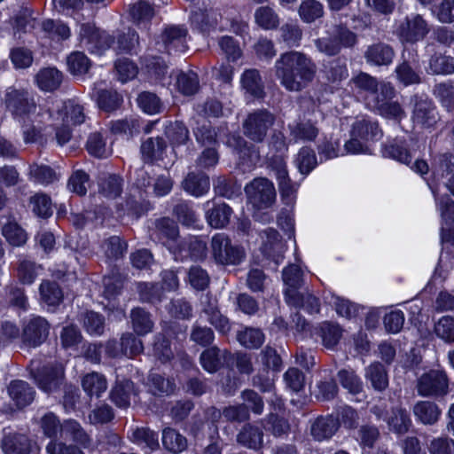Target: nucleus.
I'll return each mask as SVG.
<instances>
[{
	"label": "nucleus",
	"mask_w": 454,
	"mask_h": 454,
	"mask_svg": "<svg viewBox=\"0 0 454 454\" xmlns=\"http://www.w3.org/2000/svg\"><path fill=\"white\" fill-rule=\"evenodd\" d=\"M317 65L303 52L290 51L280 54L274 64V74L287 91L299 92L313 82Z\"/></svg>",
	"instance_id": "obj_1"
},
{
	"label": "nucleus",
	"mask_w": 454,
	"mask_h": 454,
	"mask_svg": "<svg viewBox=\"0 0 454 454\" xmlns=\"http://www.w3.org/2000/svg\"><path fill=\"white\" fill-rule=\"evenodd\" d=\"M356 43V34L342 25L334 26L328 36L315 41L317 49L327 56H335L342 48H353Z\"/></svg>",
	"instance_id": "obj_2"
},
{
	"label": "nucleus",
	"mask_w": 454,
	"mask_h": 454,
	"mask_svg": "<svg viewBox=\"0 0 454 454\" xmlns=\"http://www.w3.org/2000/svg\"><path fill=\"white\" fill-rule=\"evenodd\" d=\"M275 121V114L268 109L254 110L243 121L244 135L254 142L261 143L274 125Z\"/></svg>",
	"instance_id": "obj_3"
},
{
	"label": "nucleus",
	"mask_w": 454,
	"mask_h": 454,
	"mask_svg": "<svg viewBox=\"0 0 454 454\" xmlns=\"http://www.w3.org/2000/svg\"><path fill=\"white\" fill-rule=\"evenodd\" d=\"M211 254L218 264H239L245 257L244 250L233 245L231 239L224 233H216L211 239Z\"/></svg>",
	"instance_id": "obj_4"
},
{
	"label": "nucleus",
	"mask_w": 454,
	"mask_h": 454,
	"mask_svg": "<svg viewBox=\"0 0 454 454\" xmlns=\"http://www.w3.org/2000/svg\"><path fill=\"white\" fill-rule=\"evenodd\" d=\"M416 388L421 396H443L449 392L447 373L443 370L431 369L417 379Z\"/></svg>",
	"instance_id": "obj_5"
},
{
	"label": "nucleus",
	"mask_w": 454,
	"mask_h": 454,
	"mask_svg": "<svg viewBox=\"0 0 454 454\" xmlns=\"http://www.w3.org/2000/svg\"><path fill=\"white\" fill-rule=\"evenodd\" d=\"M114 36L106 31L97 28L92 24L86 23L81 26V43L90 53L102 54L114 44Z\"/></svg>",
	"instance_id": "obj_6"
},
{
	"label": "nucleus",
	"mask_w": 454,
	"mask_h": 454,
	"mask_svg": "<svg viewBox=\"0 0 454 454\" xmlns=\"http://www.w3.org/2000/svg\"><path fill=\"white\" fill-rule=\"evenodd\" d=\"M188 30L184 26H167L160 35V42L157 43L159 51L173 54L184 52L187 50Z\"/></svg>",
	"instance_id": "obj_7"
},
{
	"label": "nucleus",
	"mask_w": 454,
	"mask_h": 454,
	"mask_svg": "<svg viewBox=\"0 0 454 454\" xmlns=\"http://www.w3.org/2000/svg\"><path fill=\"white\" fill-rule=\"evenodd\" d=\"M248 200L254 207L266 208L270 207L276 199L273 184L266 178H255L245 187Z\"/></svg>",
	"instance_id": "obj_8"
},
{
	"label": "nucleus",
	"mask_w": 454,
	"mask_h": 454,
	"mask_svg": "<svg viewBox=\"0 0 454 454\" xmlns=\"http://www.w3.org/2000/svg\"><path fill=\"white\" fill-rule=\"evenodd\" d=\"M413 102L412 122L421 129L433 128L440 119L434 103L421 96H414Z\"/></svg>",
	"instance_id": "obj_9"
},
{
	"label": "nucleus",
	"mask_w": 454,
	"mask_h": 454,
	"mask_svg": "<svg viewBox=\"0 0 454 454\" xmlns=\"http://www.w3.org/2000/svg\"><path fill=\"white\" fill-rule=\"evenodd\" d=\"M6 108L16 117H25L36 109L34 99L23 90L9 89L4 97Z\"/></svg>",
	"instance_id": "obj_10"
},
{
	"label": "nucleus",
	"mask_w": 454,
	"mask_h": 454,
	"mask_svg": "<svg viewBox=\"0 0 454 454\" xmlns=\"http://www.w3.org/2000/svg\"><path fill=\"white\" fill-rule=\"evenodd\" d=\"M49 332L48 321L42 317L34 316L23 325L22 342L27 347H38L46 340Z\"/></svg>",
	"instance_id": "obj_11"
},
{
	"label": "nucleus",
	"mask_w": 454,
	"mask_h": 454,
	"mask_svg": "<svg viewBox=\"0 0 454 454\" xmlns=\"http://www.w3.org/2000/svg\"><path fill=\"white\" fill-rule=\"evenodd\" d=\"M427 21L419 14L406 17L400 24L397 34L403 42L414 43L422 40L428 33Z\"/></svg>",
	"instance_id": "obj_12"
},
{
	"label": "nucleus",
	"mask_w": 454,
	"mask_h": 454,
	"mask_svg": "<svg viewBox=\"0 0 454 454\" xmlns=\"http://www.w3.org/2000/svg\"><path fill=\"white\" fill-rule=\"evenodd\" d=\"M270 166L278 182L279 191L283 199L286 200L287 204H291L294 200V193L296 192V187L289 177L284 158L281 155L273 156L270 159Z\"/></svg>",
	"instance_id": "obj_13"
},
{
	"label": "nucleus",
	"mask_w": 454,
	"mask_h": 454,
	"mask_svg": "<svg viewBox=\"0 0 454 454\" xmlns=\"http://www.w3.org/2000/svg\"><path fill=\"white\" fill-rule=\"evenodd\" d=\"M302 277L303 273L298 265L290 264L284 269L282 278L286 286L285 297L288 304H299L301 302V299L299 296V289L303 284Z\"/></svg>",
	"instance_id": "obj_14"
},
{
	"label": "nucleus",
	"mask_w": 454,
	"mask_h": 454,
	"mask_svg": "<svg viewBox=\"0 0 454 454\" xmlns=\"http://www.w3.org/2000/svg\"><path fill=\"white\" fill-rule=\"evenodd\" d=\"M262 253L268 258L272 259L276 265L283 259L285 245L282 242L279 233L273 228H267L261 233Z\"/></svg>",
	"instance_id": "obj_15"
},
{
	"label": "nucleus",
	"mask_w": 454,
	"mask_h": 454,
	"mask_svg": "<svg viewBox=\"0 0 454 454\" xmlns=\"http://www.w3.org/2000/svg\"><path fill=\"white\" fill-rule=\"evenodd\" d=\"M211 2H207L205 5L197 9H191V23L196 28L202 32L209 31L215 28L221 19V14L217 9H214L210 5Z\"/></svg>",
	"instance_id": "obj_16"
},
{
	"label": "nucleus",
	"mask_w": 454,
	"mask_h": 454,
	"mask_svg": "<svg viewBox=\"0 0 454 454\" xmlns=\"http://www.w3.org/2000/svg\"><path fill=\"white\" fill-rule=\"evenodd\" d=\"M339 427L340 421L333 415L319 416L310 421L309 432L315 441L322 442L331 439Z\"/></svg>",
	"instance_id": "obj_17"
},
{
	"label": "nucleus",
	"mask_w": 454,
	"mask_h": 454,
	"mask_svg": "<svg viewBox=\"0 0 454 454\" xmlns=\"http://www.w3.org/2000/svg\"><path fill=\"white\" fill-rule=\"evenodd\" d=\"M34 378L42 390L51 393L57 390L62 384L64 369L61 366H45L38 371Z\"/></svg>",
	"instance_id": "obj_18"
},
{
	"label": "nucleus",
	"mask_w": 454,
	"mask_h": 454,
	"mask_svg": "<svg viewBox=\"0 0 454 454\" xmlns=\"http://www.w3.org/2000/svg\"><path fill=\"white\" fill-rule=\"evenodd\" d=\"M241 88L245 94L254 99L264 98L265 87L260 74L255 68L246 69L240 77Z\"/></svg>",
	"instance_id": "obj_19"
},
{
	"label": "nucleus",
	"mask_w": 454,
	"mask_h": 454,
	"mask_svg": "<svg viewBox=\"0 0 454 454\" xmlns=\"http://www.w3.org/2000/svg\"><path fill=\"white\" fill-rule=\"evenodd\" d=\"M434 178L445 179V186L454 196V155L445 153L438 156L434 168Z\"/></svg>",
	"instance_id": "obj_20"
},
{
	"label": "nucleus",
	"mask_w": 454,
	"mask_h": 454,
	"mask_svg": "<svg viewBox=\"0 0 454 454\" xmlns=\"http://www.w3.org/2000/svg\"><path fill=\"white\" fill-rule=\"evenodd\" d=\"M364 58L371 65L388 66L395 58V51L389 44L379 42L367 47Z\"/></svg>",
	"instance_id": "obj_21"
},
{
	"label": "nucleus",
	"mask_w": 454,
	"mask_h": 454,
	"mask_svg": "<svg viewBox=\"0 0 454 454\" xmlns=\"http://www.w3.org/2000/svg\"><path fill=\"white\" fill-rule=\"evenodd\" d=\"M236 440L239 445L257 450L263 445V432L259 427L248 423L242 427Z\"/></svg>",
	"instance_id": "obj_22"
},
{
	"label": "nucleus",
	"mask_w": 454,
	"mask_h": 454,
	"mask_svg": "<svg viewBox=\"0 0 454 454\" xmlns=\"http://www.w3.org/2000/svg\"><path fill=\"white\" fill-rule=\"evenodd\" d=\"M388 428L395 434H404L412 425L409 411L401 406L391 409L389 415L386 418Z\"/></svg>",
	"instance_id": "obj_23"
},
{
	"label": "nucleus",
	"mask_w": 454,
	"mask_h": 454,
	"mask_svg": "<svg viewBox=\"0 0 454 454\" xmlns=\"http://www.w3.org/2000/svg\"><path fill=\"white\" fill-rule=\"evenodd\" d=\"M202 312L206 315L207 320L213 325L216 331L222 334H228L231 330V323L230 319L222 314L216 301L208 300L204 306Z\"/></svg>",
	"instance_id": "obj_24"
},
{
	"label": "nucleus",
	"mask_w": 454,
	"mask_h": 454,
	"mask_svg": "<svg viewBox=\"0 0 454 454\" xmlns=\"http://www.w3.org/2000/svg\"><path fill=\"white\" fill-rule=\"evenodd\" d=\"M134 383L129 380H117L110 392L112 402L120 408H128L130 405V398L136 395Z\"/></svg>",
	"instance_id": "obj_25"
},
{
	"label": "nucleus",
	"mask_w": 454,
	"mask_h": 454,
	"mask_svg": "<svg viewBox=\"0 0 454 454\" xmlns=\"http://www.w3.org/2000/svg\"><path fill=\"white\" fill-rule=\"evenodd\" d=\"M351 136L359 137L363 141H373L382 137V131L377 121L362 118L354 122Z\"/></svg>",
	"instance_id": "obj_26"
},
{
	"label": "nucleus",
	"mask_w": 454,
	"mask_h": 454,
	"mask_svg": "<svg viewBox=\"0 0 454 454\" xmlns=\"http://www.w3.org/2000/svg\"><path fill=\"white\" fill-rule=\"evenodd\" d=\"M35 80L40 90L54 91L60 87L63 74L55 67H44L36 74Z\"/></svg>",
	"instance_id": "obj_27"
},
{
	"label": "nucleus",
	"mask_w": 454,
	"mask_h": 454,
	"mask_svg": "<svg viewBox=\"0 0 454 454\" xmlns=\"http://www.w3.org/2000/svg\"><path fill=\"white\" fill-rule=\"evenodd\" d=\"M10 397L20 408L25 407L32 403L35 397V391L29 384L23 380H12L8 387Z\"/></svg>",
	"instance_id": "obj_28"
},
{
	"label": "nucleus",
	"mask_w": 454,
	"mask_h": 454,
	"mask_svg": "<svg viewBox=\"0 0 454 454\" xmlns=\"http://www.w3.org/2000/svg\"><path fill=\"white\" fill-rule=\"evenodd\" d=\"M102 82L94 88V97L97 104L105 112H113L120 107L122 98L112 89L101 88Z\"/></svg>",
	"instance_id": "obj_29"
},
{
	"label": "nucleus",
	"mask_w": 454,
	"mask_h": 454,
	"mask_svg": "<svg viewBox=\"0 0 454 454\" xmlns=\"http://www.w3.org/2000/svg\"><path fill=\"white\" fill-rule=\"evenodd\" d=\"M290 137L294 142H312L319 134V129L310 120L300 121L289 125Z\"/></svg>",
	"instance_id": "obj_30"
},
{
	"label": "nucleus",
	"mask_w": 454,
	"mask_h": 454,
	"mask_svg": "<svg viewBox=\"0 0 454 454\" xmlns=\"http://www.w3.org/2000/svg\"><path fill=\"white\" fill-rule=\"evenodd\" d=\"M395 97V90L389 82H382L378 89L372 94L365 97L366 106L374 112L381 109L389 100Z\"/></svg>",
	"instance_id": "obj_31"
},
{
	"label": "nucleus",
	"mask_w": 454,
	"mask_h": 454,
	"mask_svg": "<svg viewBox=\"0 0 454 454\" xmlns=\"http://www.w3.org/2000/svg\"><path fill=\"white\" fill-rule=\"evenodd\" d=\"M415 418L424 425L435 424L441 415V410L435 403L430 401H419L413 406Z\"/></svg>",
	"instance_id": "obj_32"
},
{
	"label": "nucleus",
	"mask_w": 454,
	"mask_h": 454,
	"mask_svg": "<svg viewBox=\"0 0 454 454\" xmlns=\"http://www.w3.org/2000/svg\"><path fill=\"white\" fill-rule=\"evenodd\" d=\"M123 181L117 175H103L98 179V192L108 200H114L122 192Z\"/></svg>",
	"instance_id": "obj_33"
},
{
	"label": "nucleus",
	"mask_w": 454,
	"mask_h": 454,
	"mask_svg": "<svg viewBox=\"0 0 454 454\" xmlns=\"http://www.w3.org/2000/svg\"><path fill=\"white\" fill-rule=\"evenodd\" d=\"M364 377L376 391L382 392L388 387L387 370L379 362L372 363L365 368Z\"/></svg>",
	"instance_id": "obj_34"
},
{
	"label": "nucleus",
	"mask_w": 454,
	"mask_h": 454,
	"mask_svg": "<svg viewBox=\"0 0 454 454\" xmlns=\"http://www.w3.org/2000/svg\"><path fill=\"white\" fill-rule=\"evenodd\" d=\"M82 387L89 396L98 398L107 389V380L103 374L92 372L82 378Z\"/></svg>",
	"instance_id": "obj_35"
},
{
	"label": "nucleus",
	"mask_w": 454,
	"mask_h": 454,
	"mask_svg": "<svg viewBox=\"0 0 454 454\" xmlns=\"http://www.w3.org/2000/svg\"><path fill=\"white\" fill-rule=\"evenodd\" d=\"M2 448L5 454H29L30 442L24 434H8L3 439Z\"/></svg>",
	"instance_id": "obj_36"
},
{
	"label": "nucleus",
	"mask_w": 454,
	"mask_h": 454,
	"mask_svg": "<svg viewBox=\"0 0 454 454\" xmlns=\"http://www.w3.org/2000/svg\"><path fill=\"white\" fill-rule=\"evenodd\" d=\"M232 215V209L225 203L215 204L206 212L208 224L215 229H222L228 225Z\"/></svg>",
	"instance_id": "obj_37"
},
{
	"label": "nucleus",
	"mask_w": 454,
	"mask_h": 454,
	"mask_svg": "<svg viewBox=\"0 0 454 454\" xmlns=\"http://www.w3.org/2000/svg\"><path fill=\"white\" fill-rule=\"evenodd\" d=\"M182 184L188 193L196 197H200L207 193L210 187L209 178L203 173L188 174Z\"/></svg>",
	"instance_id": "obj_38"
},
{
	"label": "nucleus",
	"mask_w": 454,
	"mask_h": 454,
	"mask_svg": "<svg viewBox=\"0 0 454 454\" xmlns=\"http://www.w3.org/2000/svg\"><path fill=\"white\" fill-rule=\"evenodd\" d=\"M130 319L135 333L138 335H145L153 331V321L151 315L142 308H135L130 312Z\"/></svg>",
	"instance_id": "obj_39"
},
{
	"label": "nucleus",
	"mask_w": 454,
	"mask_h": 454,
	"mask_svg": "<svg viewBox=\"0 0 454 454\" xmlns=\"http://www.w3.org/2000/svg\"><path fill=\"white\" fill-rule=\"evenodd\" d=\"M80 321L85 331L90 335L100 336L106 328V319L102 314L90 310L81 316Z\"/></svg>",
	"instance_id": "obj_40"
},
{
	"label": "nucleus",
	"mask_w": 454,
	"mask_h": 454,
	"mask_svg": "<svg viewBox=\"0 0 454 454\" xmlns=\"http://www.w3.org/2000/svg\"><path fill=\"white\" fill-rule=\"evenodd\" d=\"M383 156L394 159L401 163L409 164L411 161V155L405 142L395 139L386 144L382 151Z\"/></svg>",
	"instance_id": "obj_41"
},
{
	"label": "nucleus",
	"mask_w": 454,
	"mask_h": 454,
	"mask_svg": "<svg viewBox=\"0 0 454 454\" xmlns=\"http://www.w3.org/2000/svg\"><path fill=\"white\" fill-rule=\"evenodd\" d=\"M226 354L227 350H221L215 346L207 348L200 356V364L205 371L214 373L221 367V356H225Z\"/></svg>",
	"instance_id": "obj_42"
},
{
	"label": "nucleus",
	"mask_w": 454,
	"mask_h": 454,
	"mask_svg": "<svg viewBox=\"0 0 454 454\" xmlns=\"http://www.w3.org/2000/svg\"><path fill=\"white\" fill-rule=\"evenodd\" d=\"M175 80L176 89L184 95L191 96L199 90L198 75L192 71L188 73L177 72L175 74Z\"/></svg>",
	"instance_id": "obj_43"
},
{
	"label": "nucleus",
	"mask_w": 454,
	"mask_h": 454,
	"mask_svg": "<svg viewBox=\"0 0 454 454\" xmlns=\"http://www.w3.org/2000/svg\"><path fill=\"white\" fill-rule=\"evenodd\" d=\"M155 230L159 239H166L164 245L174 242L178 238L179 231L176 223L168 217H162L155 221Z\"/></svg>",
	"instance_id": "obj_44"
},
{
	"label": "nucleus",
	"mask_w": 454,
	"mask_h": 454,
	"mask_svg": "<svg viewBox=\"0 0 454 454\" xmlns=\"http://www.w3.org/2000/svg\"><path fill=\"white\" fill-rule=\"evenodd\" d=\"M317 333L321 337L323 345L326 348L333 349L339 343L342 331L336 324L324 322L318 327Z\"/></svg>",
	"instance_id": "obj_45"
},
{
	"label": "nucleus",
	"mask_w": 454,
	"mask_h": 454,
	"mask_svg": "<svg viewBox=\"0 0 454 454\" xmlns=\"http://www.w3.org/2000/svg\"><path fill=\"white\" fill-rule=\"evenodd\" d=\"M298 13L302 21L312 23L323 17L324 5L317 0H303L299 6Z\"/></svg>",
	"instance_id": "obj_46"
},
{
	"label": "nucleus",
	"mask_w": 454,
	"mask_h": 454,
	"mask_svg": "<svg viewBox=\"0 0 454 454\" xmlns=\"http://www.w3.org/2000/svg\"><path fill=\"white\" fill-rule=\"evenodd\" d=\"M39 292L41 300L49 306H56L63 299V292L54 281L43 280L40 285Z\"/></svg>",
	"instance_id": "obj_47"
},
{
	"label": "nucleus",
	"mask_w": 454,
	"mask_h": 454,
	"mask_svg": "<svg viewBox=\"0 0 454 454\" xmlns=\"http://www.w3.org/2000/svg\"><path fill=\"white\" fill-rule=\"evenodd\" d=\"M162 444L169 451L179 453L187 447V440L176 429L167 427L162 432Z\"/></svg>",
	"instance_id": "obj_48"
},
{
	"label": "nucleus",
	"mask_w": 454,
	"mask_h": 454,
	"mask_svg": "<svg viewBox=\"0 0 454 454\" xmlns=\"http://www.w3.org/2000/svg\"><path fill=\"white\" fill-rule=\"evenodd\" d=\"M264 334L259 328L246 327L238 332L237 340L247 348H259L264 342Z\"/></svg>",
	"instance_id": "obj_49"
},
{
	"label": "nucleus",
	"mask_w": 454,
	"mask_h": 454,
	"mask_svg": "<svg viewBox=\"0 0 454 454\" xmlns=\"http://www.w3.org/2000/svg\"><path fill=\"white\" fill-rule=\"evenodd\" d=\"M132 442L137 445H145L151 450L159 447L158 434L148 427H137L134 429L129 436Z\"/></svg>",
	"instance_id": "obj_50"
},
{
	"label": "nucleus",
	"mask_w": 454,
	"mask_h": 454,
	"mask_svg": "<svg viewBox=\"0 0 454 454\" xmlns=\"http://www.w3.org/2000/svg\"><path fill=\"white\" fill-rule=\"evenodd\" d=\"M166 143L161 137H150L141 145V153L145 161H153L161 157Z\"/></svg>",
	"instance_id": "obj_51"
},
{
	"label": "nucleus",
	"mask_w": 454,
	"mask_h": 454,
	"mask_svg": "<svg viewBox=\"0 0 454 454\" xmlns=\"http://www.w3.org/2000/svg\"><path fill=\"white\" fill-rule=\"evenodd\" d=\"M254 20L265 30L275 29L279 25L278 15L269 6L259 7L254 12Z\"/></svg>",
	"instance_id": "obj_52"
},
{
	"label": "nucleus",
	"mask_w": 454,
	"mask_h": 454,
	"mask_svg": "<svg viewBox=\"0 0 454 454\" xmlns=\"http://www.w3.org/2000/svg\"><path fill=\"white\" fill-rule=\"evenodd\" d=\"M176 385L173 380L165 379L158 373H152L149 376V390L154 395H168L174 392Z\"/></svg>",
	"instance_id": "obj_53"
},
{
	"label": "nucleus",
	"mask_w": 454,
	"mask_h": 454,
	"mask_svg": "<svg viewBox=\"0 0 454 454\" xmlns=\"http://www.w3.org/2000/svg\"><path fill=\"white\" fill-rule=\"evenodd\" d=\"M2 234L7 242L13 247L23 246L27 240L26 231L13 222H9L4 225Z\"/></svg>",
	"instance_id": "obj_54"
},
{
	"label": "nucleus",
	"mask_w": 454,
	"mask_h": 454,
	"mask_svg": "<svg viewBox=\"0 0 454 454\" xmlns=\"http://www.w3.org/2000/svg\"><path fill=\"white\" fill-rule=\"evenodd\" d=\"M340 385L351 394H358L363 390V382L352 369H341L338 372Z\"/></svg>",
	"instance_id": "obj_55"
},
{
	"label": "nucleus",
	"mask_w": 454,
	"mask_h": 454,
	"mask_svg": "<svg viewBox=\"0 0 454 454\" xmlns=\"http://www.w3.org/2000/svg\"><path fill=\"white\" fill-rule=\"evenodd\" d=\"M429 70L433 74H449L454 72V58L434 54L429 61Z\"/></svg>",
	"instance_id": "obj_56"
},
{
	"label": "nucleus",
	"mask_w": 454,
	"mask_h": 454,
	"mask_svg": "<svg viewBox=\"0 0 454 454\" xmlns=\"http://www.w3.org/2000/svg\"><path fill=\"white\" fill-rule=\"evenodd\" d=\"M32 211L39 217L47 218L52 215L51 198L44 193H36L29 200Z\"/></svg>",
	"instance_id": "obj_57"
},
{
	"label": "nucleus",
	"mask_w": 454,
	"mask_h": 454,
	"mask_svg": "<svg viewBox=\"0 0 454 454\" xmlns=\"http://www.w3.org/2000/svg\"><path fill=\"white\" fill-rule=\"evenodd\" d=\"M129 15L134 22H148L154 16V10L152 5L143 0L131 4L129 9Z\"/></svg>",
	"instance_id": "obj_58"
},
{
	"label": "nucleus",
	"mask_w": 454,
	"mask_h": 454,
	"mask_svg": "<svg viewBox=\"0 0 454 454\" xmlns=\"http://www.w3.org/2000/svg\"><path fill=\"white\" fill-rule=\"evenodd\" d=\"M42 27L48 36L54 40H66L71 35L70 28L60 20H47Z\"/></svg>",
	"instance_id": "obj_59"
},
{
	"label": "nucleus",
	"mask_w": 454,
	"mask_h": 454,
	"mask_svg": "<svg viewBox=\"0 0 454 454\" xmlns=\"http://www.w3.org/2000/svg\"><path fill=\"white\" fill-rule=\"evenodd\" d=\"M30 175L35 182L43 185L53 184L59 180V175L56 171L46 165H32L30 167Z\"/></svg>",
	"instance_id": "obj_60"
},
{
	"label": "nucleus",
	"mask_w": 454,
	"mask_h": 454,
	"mask_svg": "<svg viewBox=\"0 0 454 454\" xmlns=\"http://www.w3.org/2000/svg\"><path fill=\"white\" fill-rule=\"evenodd\" d=\"M295 163L301 174L308 175L317 164L315 152L309 147H302L296 156Z\"/></svg>",
	"instance_id": "obj_61"
},
{
	"label": "nucleus",
	"mask_w": 454,
	"mask_h": 454,
	"mask_svg": "<svg viewBox=\"0 0 454 454\" xmlns=\"http://www.w3.org/2000/svg\"><path fill=\"white\" fill-rule=\"evenodd\" d=\"M138 44V34L133 29H129L126 33L118 35L116 51L121 53H131L136 51Z\"/></svg>",
	"instance_id": "obj_62"
},
{
	"label": "nucleus",
	"mask_w": 454,
	"mask_h": 454,
	"mask_svg": "<svg viewBox=\"0 0 454 454\" xmlns=\"http://www.w3.org/2000/svg\"><path fill=\"white\" fill-rule=\"evenodd\" d=\"M434 333L437 337L445 342H454V317L443 316L434 325Z\"/></svg>",
	"instance_id": "obj_63"
},
{
	"label": "nucleus",
	"mask_w": 454,
	"mask_h": 454,
	"mask_svg": "<svg viewBox=\"0 0 454 454\" xmlns=\"http://www.w3.org/2000/svg\"><path fill=\"white\" fill-rule=\"evenodd\" d=\"M429 454H454V440L448 436L433 438L427 444Z\"/></svg>",
	"instance_id": "obj_64"
}]
</instances>
